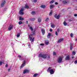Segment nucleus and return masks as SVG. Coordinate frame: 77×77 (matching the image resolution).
Instances as JSON below:
<instances>
[{
  "instance_id": "f257e3e1",
  "label": "nucleus",
  "mask_w": 77,
  "mask_h": 77,
  "mask_svg": "<svg viewBox=\"0 0 77 77\" xmlns=\"http://www.w3.org/2000/svg\"><path fill=\"white\" fill-rule=\"evenodd\" d=\"M47 56H48V55L45 54H40L39 55V57H42V58H43V59H46L47 57Z\"/></svg>"
},
{
  "instance_id": "f03ea898",
  "label": "nucleus",
  "mask_w": 77,
  "mask_h": 77,
  "mask_svg": "<svg viewBox=\"0 0 77 77\" xmlns=\"http://www.w3.org/2000/svg\"><path fill=\"white\" fill-rule=\"evenodd\" d=\"M63 57L60 56L58 58L57 61L58 63H61L62 61V59H63Z\"/></svg>"
},
{
  "instance_id": "7ed1b4c3",
  "label": "nucleus",
  "mask_w": 77,
  "mask_h": 77,
  "mask_svg": "<svg viewBox=\"0 0 77 77\" xmlns=\"http://www.w3.org/2000/svg\"><path fill=\"white\" fill-rule=\"evenodd\" d=\"M23 11H24V9H23V8L21 9L19 12V14L20 15H23V14H24V13L23 12Z\"/></svg>"
},
{
  "instance_id": "20e7f679",
  "label": "nucleus",
  "mask_w": 77,
  "mask_h": 77,
  "mask_svg": "<svg viewBox=\"0 0 77 77\" xmlns=\"http://www.w3.org/2000/svg\"><path fill=\"white\" fill-rule=\"evenodd\" d=\"M13 27H14V26H13V25H10L8 27V30L9 31L11 30H12V29Z\"/></svg>"
},
{
  "instance_id": "39448f33",
  "label": "nucleus",
  "mask_w": 77,
  "mask_h": 77,
  "mask_svg": "<svg viewBox=\"0 0 77 77\" xmlns=\"http://www.w3.org/2000/svg\"><path fill=\"white\" fill-rule=\"evenodd\" d=\"M5 3H6V1H5V0H4L2 1L1 4V6L2 7H3V6H4V5H5Z\"/></svg>"
},
{
  "instance_id": "423d86ee",
  "label": "nucleus",
  "mask_w": 77,
  "mask_h": 77,
  "mask_svg": "<svg viewBox=\"0 0 77 77\" xmlns=\"http://www.w3.org/2000/svg\"><path fill=\"white\" fill-rule=\"evenodd\" d=\"M26 60H24V61L23 63L22 64L21 66L20 67V68H23V67L25 66V64L26 63Z\"/></svg>"
},
{
  "instance_id": "0eeeda50",
  "label": "nucleus",
  "mask_w": 77,
  "mask_h": 77,
  "mask_svg": "<svg viewBox=\"0 0 77 77\" xmlns=\"http://www.w3.org/2000/svg\"><path fill=\"white\" fill-rule=\"evenodd\" d=\"M29 71H30L29 70L26 69L23 71V74H26V73H27V72H29Z\"/></svg>"
},
{
  "instance_id": "6e6552de",
  "label": "nucleus",
  "mask_w": 77,
  "mask_h": 77,
  "mask_svg": "<svg viewBox=\"0 0 77 77\" xmlns=\"http://www.w3.org/2000/svg\"><path fill=\"white\" fill-rule=\"evenodd\" d=\"M66 60H70V57H69V55H68L65 58Z\"/></svg>"
},
{
  "instance_id": "1a4fd4ad",
  "label": "nucleus",
  "mask_w": 77,
  "mask_h": 77,
  "mask_svg": "<svg viewBox=\"0 0 77 77\" xmlns=\"http://www.w3.org/2000/svg\"><path fill=\"white\" fill-rule=\"evenodd\" d=\"M29 38L30 41H31V42H33V41H34V38H33L32 39V38L30 37V35L29 36Z\"/></svg>"
},
{
  "instance_id": "9d476101",
  "label": "nucleus",
  "mask_w": 77,
  "mask_h": 77,
  "mask_svg": "<svg viewBox=\"0 0 77 77\" xmlns=\"http://www.w3.org/2000/svg\"><path fill=\"white\" fill-rule=\"evenodd\" d=\"M50 72L51 74H53L54 73V70L53 69H51L50 71Z\"/></svg>"
},
{
  "instance_id": "9b49d317",
  "label": "nucleus",
  "mask_w": 77,
  "mask_h": 77,
  "mask_svg": "<svg viewBox=\"0 0 77 77\" xmlns=\"http://www.w3.org/2000/svg\"><path fill=\"white\" fill-rule=\"evenodd\" d=\"M18 57L20 60H23V57H22L20 55H19Z\"/></svg>"
},
{
  "instance_id": "f8f14e48",
  "label": "nucleus",
  "mask_w": 77,
  "mask_h": 77,
  "mask_svg": "<svg viewBox=\"0 0 77 77\" xmlns=\"http://www.w3.org/2000/svg\"><path fill=\"white\" fill-rule=\"evenodd\" d=\"M63 40V38H61L58 40V42H57V43H59L60 42H62Z\"/></svg>"
},
{
  "instance_id": "ddd939ff",
  "label": "nucleus",
  "mask_w": 77,
  "mask_h": 77,
  "mask_svg": "<svg viewBox=\"0 0 77 77\" xmlns=\"http://www.w3.org/2000/svg\"><path fill=\"white\" fill-rule=\"evenodd\" d=\"M41 31L42 32V35H44V34H45V30H44V29H41Z\"/></svg>"
},
{
  "instance_id": "4468645a",
  "label": "nucleus",
  "mask_w": 77,
  "mask_h": 77,
  "mask_svg": "<svg viewBox=\"0 0 77 77\" xmlns=\"http://www.w3.org/2000/svg\"><path fill=\"white\" fill-rule=\"evenodd\" d=\"M45 7H46V6L44 5H42L41 6V8L43 9H45Z\"/></svg>"
},
{
  "instance_id": "2eb2a0df",
  "label": "nucleus",
  "mask_w": 77,
  "mask_h": 77,
  "mask_svg": "<svg viewBox=\"0 0 77 77\" xmlns=\"http://www.w3.org/2000/svg\"><path fill=\"white\" fill-rule=\"evenodd\" d=\"M67 2H68V1L66 0L63 1L62 2L64 4H66V3Z\"/></svg>"
},
{
  "instance_id": "dca6fc26",
  "label": "nucleus",
  "mask_w": 77,
  "mask_h": 77,
  "mask_svg": "<svg viewBox=\"0 0 77 77\" xmlns=\"http://www.w3.org/2000/svg\"><path fill=\"white\" fill-rule=\"evenodd\" d=\"M45 43L46 45H48V44H49V42H48V40H45Z\"/></svg>"
},
{
  "instance_id": "f3484780",
  "label": "nucleus",
  "mask_w": 77,
  "mask_h": 77,
  "mask_svg": "<svg viewBox=\"0 0 77 77\" xmlns=\"http://www.w3.org/2000/svg\"><path fill=\"white\" fill-rule=\"evenodd\" d=\"M54 5H51L50 6V8L51 9H53V8H54Z\"/></svg>"
},
{
  "instance_id": "a211bd4d",
  "label": "nucleus",
  "mask_w": 77,
  "mask_h": 77,
  "mask_svg": "<svg viewBox=\"0 0 77 77\" xmlns=\"http://www.w3.org/2000/svg\"><path fill=\"white\" fill-rule=\"evenodd\" d=\"M24 8H25V9H29V7L27 5V4H26L25 5V7H24Z\"/></svg>"
},
{
  "instance_id": "6ab92c4d",
  "label": "nucleus",
  "mask_w": 77,
  "mask_h": 77,
  "mask_svg": "<svg viewBox=\"0 0 77 77\" xmlns=\"http://www.w3.org/2000/svg\"><path fill=\"white\" fill-rule=\"evenodd\" d=\"M51 68H52L51 67H49L48 68V69L47 70V71L48 72H49V71H50L51 70Z\"/></svg>"
},
{
  "instance_id": "aec40b11",
  "label": "nucleus",
  "mask_w": 77,
  "mask_h": 77,
  "mask_svg": "<svg viewBox=\"0 0 77 77\" xmlns=\"http://www.w3.org/2000/svg\"><path fill=\"white\" fill-rule=\"evenodd\" d=\"M30 20L31 21H35V18H31L30 19Z\"/></svg>"
},
{
  "instance_id": "412c9836",
  "label": "nucleus",
  "mask_w": 77,
  "mask_h": 77,
  "mask_svg": "<svg viewBox=\"0 0 77 77\" xmlns=\"http://www.w3.org/2000/svg\"><path fill=\"white\" fill-rule=\"evenodd\" d=\"M50 36H51V34L50 33H48V38H50Z\"/></svg>"
},
{
  "instance_id": "4be33fe9",
  "label": "nucleus",
  "mask_w": 77,
  "mask_h": 77,
  "mask_svg": "<svg viewBox=\"0 0 77 77\" xmlns=\"http://www.w3.org/2000/svg\"><path fill=\"white\" fill-rule=\"evenodd\" d=\"M38 75V74L35 73L34 75L33 76V77H37Z\"/></svg>"
},
{
  "instance_id": "5701e85b",
  "label": "nucleus",
  "mask_w": 77,
  "mask_h": 77,
  "mask_svg": "<svg viewBox=\"0 0 77 77\" xmlns=\"http://www.w3.org/2000/svg\"><path fill=\"white\" fill-rule=\"evenodd\" d=\"M29 29L32 32H33V27H32V26L29 27Z\"/></svg>"
},
{
  "instance_id": "b1692460",
  "label": "nucleus",
  "mask_w": 77,
  "mask_h": 77,
  "mask_svg": "<svg viewBox=\"0 0 77 77\" xmlns=\"http://www.w3.org/2000/svg\"><path fill=\"white\" fill-rule=\"evenodd\" d=\"M54 2V0H52L50 2V3L51 4H52V3H53Z\"/></svg>"
},
{
  "instance_id": "393cba45",
  "label": "nucleus",
  "mask_w": 77,
  "mask_h": 77,
  "mask_svg": "<svg viewBox=\"0 0 77 77\" xmlns=\"http://www.w3.org/2000/svg\"><path fill=\"white\" fill-rule=\"evenodd\" d=\"M63 24H64V26H66L67 25V23H66L65 21H64L63 23Z\"/></svg>"
},
{
  "instance_id": "a878e982",
  "label": "nucleus",
  "mask_w": 77,
  "mask_h": 77,
  "mask_svg": "<svg viewBox=\"0 0 77 77\" xmlns=\"http://www.w3.org/2000/svg\"><path fill=\"white\" fill-rule=\"evenodd\" d=\"M24 20V19H23V18H22L21 17H20L19 20L22 21V20Z\"/></svg>"
},
{
  "instance_id": "bb28decb",
  "label": "nucleus",
  "mask_w": 77,
  "mask_h": 77,
  "mask_svg": "<svg viewBox=\"0 0 77 77\" xmlns=\"http://www.w3.org/2000/svg\"><path fill=\"white\" fill-rule=\"evenodd\" d=\"M52 14H53V11H50V13L49 15H50V16H51V15H52Z\"/></svg>"
},
{
  "instance_id": "cd10ccee",
  "label": "nucleus",
  "mask_w": 77,
  "mask_h": 77,
  "mask_svg": "<svg viewBox=\"0 0 77 77\" xmlns=\"http://www.w3.org/2000/svg\"><path fill=\"white\" fill-rule=\"evenodd\" d=\"M70 50H72V44H71L70 45Z\"/></svg>"
},
{
  "instance_id": "c85d7f7f",
  "label": "nucleus",
  "mask_w": 77,
  "mask_h": 77,
  "mask_svg": "<svg viewBox=\"0 0 77 77\" xmlns=\"http://www.w3.org/2000/svg\"><path fill=\"white\" fill-rule=\"evenodd\" d=\"M38 21L39 23L41 22V18H38Z\"/></svg>"
},
{
  "instance_id": "c756f323",
  "label": "nucleus",
  "mask_w": 77,
  "mask_h": 77,
  "mask_svg": "<svg viewBox=\"0 0 77 77\" xmlns=\"http://www.w3.org/2000/svg\"><path fill=\"white\" fill-rule=\"evenodd\" d=\"M51 27L52 28H54V24H51Z\"/></svg>"
},
{
  "instance_id": "7c9ffc66",
  "label": "nucleus",
  "mask_w": 77,
  "mask_h": 77,
  "mask_svg": "<svg viewBox=\"0 0 77 77\" xmlns=\"http://www.w3.org/2000/svg\"><path fill=\"white\" fill-rule=\"evenodd\" d=\"M35 14L36 13H35V11H32L31 13V14L32 15H35Z\"/></svg>"
},
{
  "instance_id": "2f4dec72",
  "label": "nucleus",
  "mask_w": 77,
  "mask_h": 77,
  "mask_svg": "<svg viewBox=\"0 0 77 77\" xmlns=\"http://www.w3.org/2000/svg\"><path fill=\"white\" fill-rule=\"evenodd\" d=\"M53 56H56V52H54L53 53Z\"/></svg>"
},
{
  "instance_id": "473e14b6",
  "label": "nucleus",
  "mask_w": 77,
  "mask_h": 77,
  "mask_svg": "<svg viewBox=\"0 0 77 77\" xmlns=\"http://www.w3.org/2000/svg\"><path fill=\"white\" fill-rule=\"evenodd\" d=\"M18 23L19 24L21 25L23 23V22L21 21H20Z\"/></svg>"
},
{
  "instance_id": "72a5a7b5",
  "label": "nucleus",
  "mask_w": 77,
  "mask_h": 77,
  "mask_svg": "<svg viewBox=\"0 0 77 77\" xmlns=\"http://www.w3.org/2000/svg\"><path fill=\"white\" fill-rule=\"evenodd\" d=\"M73 55H75V51H73L72 53Z\"/></svg>"
},
{
  "instance_id": "f704fd0d",
  "label": "nucleus",
  "mask_w": 77,
  "mask_h": 77,
  "mask_svg": "<svg viewBox=\"0 0 77 77\" xmlns=\"http://www.w3.org/2000/svg\"><path fill=\"white\" fill-rule=\"evenodd\" d=\"M3 64V62L2 61H0V66H1Z\"/></svg>"
},
{
  "instance_id": "c9c22d12",
  "label": "nucleus",
  "mask_w": 77,
  "mask_h": 77,
  "mask_svg": "<svg viewBox=\"0 0 77 77\" xmlns=\"http://www.w3.org/2000/svg\"><path fill=\"white\" fill-rule=\"evenodd\" d=\"M59 17H60V16H59V15H58L57 17H56V19H59Z\"/></svg>"
},
{
  "instance_id": "e433bc0d",
  "label": "nucleus",
  "mask_w": 77,
  "mask_h": 77,
  "mask_svg": "<svg viewBox=\"0 0 77 77\" xmlns=\"http://www.w3.org/2000/svg\"><path fill=\"white\" fill-rule=\"evenodd\" d=\"M20 36V33L18 34L17 35V38H18V37H19Z\"/></svg>"
},
{
  "instance_id": "4c0bfd02",
  "label": "nucleus",
  "mask_w": 77,
  "mask_h": 77,
  "mask_svg": "<svg viewBox=\"0 0 77 77\" xmlns=\"http://www.w3.org/2000/svg\"><path fill=\"white\" fill-rule=\"evenodd\" d=\"M48 20H49V18H46V19L45 20V21H48Z\"/></svg>"
},
{
  "instance_id": "58836bf2",
  "label": "nucleus",
  "mask_w": 77,
  "mask_h": 77,
  "mask_svg": "<svg viewBox=\"0 0 77 77\" xmlns=\"http://www.w3.org/2000/svg\"><path fill=\"white\" fill-rule=\"evenodd\" d=\"M55 35H57V36L58 35V33H57V32L56 31L55 32Z\"/></svg>"
},
{
  "instance_id": "ea45409f",
  "label": "nucleus",
  "mask_w": 77,
  "mask_h": 77,
  "mask_svg": "<svg viewBox=\"0 0 77 77\" xmlns=\"http://www.w3.org/2000/svg\"><path fill=\"white\" fill-rule=\"evenodd\" d=\"M70 36L71 37V38H72V37H73V34H70Z\"/></svg>"
},
{
  "instance_id": "a19ab883",
  "label": "nucleus",
  "mask_w": 77,
  "mask_h": 77,
  "mask_svg": "<svg viewBox=\"0 0 77 77\" xmlns=\"http://www.w3.org/2000/svg\"><path fill=\"white\" fill-rule=\"evenodd\" d=\"M33 1L34 3H36L37 2V0H33Z\"/></svg>"
},
{
  "instance_id": "79ce46f5",
  "label": "nucleus",
  "mask_w": 77,
  "mask_h": 77,
  "mask_svg": "<svg viewBox=\"0 0 77 77\" xmlns=\"http://www.w3.org/2000/svg\"><path fill=\"white\" fill-rule=\"evenodd\" d=\"M35 31H33L32 32V35H35Z\"/></svg>"
},
{
  "instance_id": "37998d69",
  "label": "nucleus",
  "mask_w": 77,
  "mask_h": 77,
  "mask_svg": "<svg viewBox=\"0 0 77 77\" xmlns=\"http://www.w3.org/2000/svg\"><path fill=\"white\" fill-rule=\"evenodd\" d=\"M60 32V30L59 29H57V32Z\"/></svg>"
},
{
  "instance_id": "c03bdc74",
  "label": "nucleus",
  "mask_w": 77,
  "mask_h": 77,
  "mask_svg": "<svg viewBox=\"0 0 77 77\" xmlns=\"http://www.w3.org/2000/svg\"><path fill=\"white\" fill-rule=\"evenodd\" d=\"M40 45H42V46H44V44H40Z\"/></svg>"
},
{
  "instance_id": "a18cd8bd",
  "label": "nucleus",
  "mask_w": 77,
  "mask_h": 77,
  "mask_svg": "<svg viewBox=\"0 0 77 77\" xmlns=\"http://www.w3.org/2000/svg\"><path fill=\"white\" fill-rule=\"evenodd\" d=\"M74 16L75 17H77V14H74Z\"/></svg>"
},
{
  "instance_id": "49530a36",
  "label": "nucleus",
  "mask_w": 77,
  "mask_h": 77,
  "mask_svg": "<svg viewBox=\"0 0 77 77\" xmlns=\"http://www.w3.org/2000/svg\"><path fill=\"white\" fill-rule=\"evenodd\" d=\"M57 16V14H56L55 15V17L56 18Z\"/></svg>"
},
{
  "instance_id": "de8ad7c7",
  "label": "nucleus",
  "mask_w": 77,
  "mask_h": 77,
  "mask_svg": "<svg viewBox=\"0 0 77 77\" xmlns=\"http://www.w3.org/2000/svg\"><path fill=\"white\" fill-rule=\"evenodd\" d=\"M55 5H58V3L57 2H56L55 3Z\"/></svg>"
},
{
  "instance_id": "09e8293b",
  "label": "nucleus",
  "mask_w": 77,
  "mask_h": 77,
  "mask_svg": "<svg viewBox=\"0 0 77 77\" xmlns=\"http://www.w3.org/2000/svg\"><path fill=\"white\" fill-rule=\"evenodd\" d=\"M8 64H6L5 65V67H8Z\"/></svg>"
},
{
  "instance_id": "8fccbe9b",
  "label": "nucleus",
  "mask_w": 77,
  "mask_h": 77,
  "mask_svg": "<svg viewBox=\"0 0 77 77\" xmlns=\"http://www.w3.org/2000/svg\"><path fill=\"white\" fill-rule=\"evenodd\" d=\"M69 21H72V20L71 19H69L68 20Z\"/></svg>"
},
{
  "instance_id": "3c124183",
  "label": "nucleus",
  "mask_w": 77,
  "mask_h": 77,
  "mask_svg": "<svg viewBox=\"0 0 77 77\" xmlns=\"http://www.w3.org/2000/svg\"><path fill=\"white\" fill-rule=\"evenodd\" d=\"M50 32H52L53 31V30L52 29H50Z\"/></svg>"
},
{
  "instance_id": "603ef678",
  "label": "nucleus",
  "mask_w": 77,
  "mask_h": 77,
  "mask_svg": "<svg viewBox=\"0 0 77 77\" xmlns=\"http://www.w3.org/2000/svg\"><path fill=\"white\" fill-rule=\"evenodd\" d=\"M50 56H48V59H50Z\"/></svg>"
},
{
  "instance_id": "864d4df0",
  "label": "nucleus",
  "mask_w": 77,
  "mask_h": 77,
  "mask_svg": "<svg viewBox=\"0 0 77 77\" xmlns=\"http://www.w3.org/2000/svg\"><path fill=\"white\" fill-rule=\"evenodd\" d=\"M33 31L35 32V31H36V29H34Z\"/></svg>"
},
{
  "instance_id": "5fc2aeb1",
  "label": "nucleus",
  "mask_w": 77,
  "mask_h": 77,
  "mask_svg": "<svg viewBox=\"0 0 77 77\" xmlns=\"http://www.w3.org/2000/svg\"><path fill=\"white\" fill-rule=\"evenodd\" d=\"M11 70L10 69H8V71H10V70Z\"/></svg>"
},
{
  "instance_id": "6e6d98bb",
  "label": "nucleus",
  "mask_w": 77,
  "mask_h": 77,
  "mask_svg": "<svg viewBox=\"0 0 77 77\" xmlns=\"http://www.w3.org/2000/svg\"><path fill=\"white\" fill-rule=\"evenodd\" d=\"M26 24H28V21H26Z\"/></svg>"
},
{
  "instance_id": "4d7b16f0",
  "label": "nucleus",
  "mask_w": 77,
  "mask_h": 77,
  "mask_svg": "<svg viewBox=\"0 0 77 77\" xmlns=\"http://www.w3.org/2000/svg\"><path fill=\"white\" fill-rule=\"evenodd\" d=\"M29 46H30V44H29V45H28V47H29Z\"/></svg>"
},
{
  "instance_id": "13d9d810",
  "label": "nucleus",
  "mask_w": 77,
  "mask_h": 77,
  "mask_svg": "<svg viewBox=\"0 0 77 77\" xmlns=\"http://www.w3.org/2000/svg\"><path fill=\"white\" fill-rule=\"evenodd\" d=\"M72 59H73L74 58V56L72 57Z\"/></svg>"
},
{
  "instance_id": "bf43d9fd",
  "label": "nucleus",
  "mask_w": 77,
  "mask_h": 77,
  "mask_svg": "<svg viewBox=\"0 0 77 77\" xmlns=\"http://www.w3.org/2000/svg\"><path fill=\"white\" fill-rule=\"evenodd\" d=\"M28 27H30V25H28Z\"/></svg>"
},
{
  "instance_id": "052dcab7",
  "label": "nucleus",
  "mask_w": 77,
  "mask_h": 77,
  "mask_svg": "<svg viewBox=\"0 0 77 77\" xmlns=\"http://www.w3.org/2000/svg\"><path fill=\"white\" fill-rule=\"evenodd\" d=\"M75 41H77V39H75Z\"/></svg>"
},
{
  "instance_id": "680f3d73",
  "label": "nucleus",
  "mask_w": 77,
  "mask_h": 77,
  "mask_svg": "<svg viewBox=\"0 0 77 77\" xmlns=\"http://www.w3.org/2000/svg\"><path fill=\"white\" fill-rule=\"evenodd\" d=\"M23 45H24L23 44Z\"/></svg>"
},
{
  "instance_id": "e2e57ef3",
  "label": "nucleus",
  "mask_w": 77,
  "mask_h": 77,
  "mask_svg": "<svg viewBox=\"0 0 77 77\" xmlns=\"http://www.w3.org/2000/svg\"><path fill=\"white\" fill-rule=\"evenodd\" d=\"M58 8H59V7H58Z\"/></svg>"
}]
</instances>
